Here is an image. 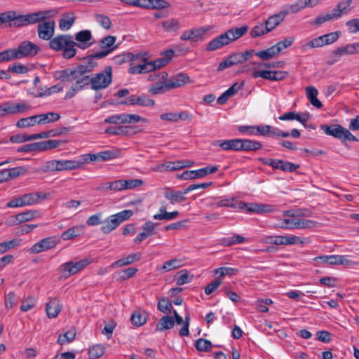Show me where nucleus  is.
Returning <instances> with one entry per match:
<instances>
[{
    "mask_svg": "<svg viewBox=\"0 0 359 359\" xmlns=\"http://www.w3.org/2000/svg\"><path fill=\"white\" fill-rule=\"evenodd\" d=\"M49 48L55 51H61L65 59L73 58L77 53L76 41L71 34H58L49 41Z\"/></svg>",
    "mask_w": 359,
    "mask_h": 359,
    "instance_id": "obj_1",
    "label": "nucleus"
},
{
    "mask_svg": "<svg viewBox=\"0 0 359 359\" xmlns=\"http://www.w3.org/2000/svg\"><path fill=\"white\" fill-rule=\"evenodd\" d=\"M90 72V69H63L56 71L54 76L57 79L63 81H74V86L79 89H83V87L88 86L90 83V76L86 74Z\"/></svg>",
    "mask_w": 359,
    "mask_h": 359,
    "instance_id": "obj_2",
    "label": "nucleus"
},
{
    "mask_svg": "<svg viewBox=\"0 0 359 359\" xmlns=\"http://www.w3.org/2000/svg\"><path fill=\"white\" fill-rule=\"evenodd\" d=\"M116 40V36H107L103 39H102L99 41V46L100 50L89 55L83 58V60L86 61L91 67H94L97 65V63L95 62L96 60L102 59L109 55L113 50L112 46L114 44Z\"/></svg>",
    "mask_w": 359,
    "mask_h": 359,
    "instance_id": "obj_3",
    "label": "nucleus"
},
{
    "mask_svg": "<svg viewBox=\"0 0 359 359\" xmlns=\"http://www.w3.org/2000/svg\"><path fill=\"white\" fill-rule=\"evenodd\" d=\"M133 215L131 210H124L116 214L110 215L102 222L100 228L102 232L104 234H109L115 230L122 222L128 219Z\"/></svg>",
    "mask_w": 359,
    "mask_h": 359,
    "instance_id": "obj_4",
    "label": "nucleus"
},
{
    "mask_svg": "<svg viewBox=\"0 0 359 359\" xmlns=\"http://www.w3.org/2000/svg\"><path fill=\"white\" fill-rule=\"evenodd\" d=\"M111 69H108L90 78V84L92 89L97 90L107 88L111 83Z\"/></svg>",
    "mask_w": 359,
    "mask_h": 359,
    "instance_id": "obj_5",
    "label": "nucleus"
},
{
    "mask_svg": "<svg viewBox=\"0 0 359 359\" xmlns=\"http://www.w3.org/2000/svg\"><path fill=\"white\" fill-rule=\"evenodd\" d=\"M253 55V50H246L243 53H236L221 62L218 67L224 68L243 64L244 62L250 59Z\"/></svg>",
    "mask_w": 359,
    "mask_h": 359,
    "instance_id": "obj_6",
    "label": "nucleus"
},
{
    "mask_svg": "<svg viewBox=\"0 0 359 359\" xmlns=\"http://www.w3.org/2000/svg\"><path fill=\"white\" fill-rule=\"evenodd\" d=\"M263 242L277 245L303 244L304 243L302 238L297 236H268L264 238Z\"/></svg>",
    "mask_w": 359,
    "mask_h": 359,
    "instance_id": "obj_7",
    "label": "nucleus"
},
{
    "mask_svg": "<svg viewBox=\"0 0 359 359\" xmlns=\"http://www.w3.org/2000/svg\"><path fill=\"white\" fill-rule=\"evenodd\" d=\"M352 0H347L346 1L339 2L337 6L333 9L332 13H328L325 15L318 16L314 21L316 25H320L323 23L330 21L334 18H337L341 16L342 12L346 9L351 4Z\"/></svg>",
    "mask_w": 359,
    "mask_h": 359,
    "instance_id": "obj_8",
    "label": "nucleus"
},
{
    "mask_svg": "<svg viewBox=\"0 0 359 359\" xmlns=\"http://www.w3.org/2000/svg\"><path fill=\"white\" fill-rule=\"evenodd\" d=\"M288 72L276 69H266L257 71L256 69L252 72L254 78L262 77L270 81H280L285 79L288 76Z\"/></svg>",
    "mask_w": 359,
    "mask_h": 359,
    "instance_id": "obj_9",
    "label": "nucleus"
},
{
    "mask_svg": "<svg viewBox=\"0 0 359 359\" xmlns=\"http://www.w3.org/2000/svg\"><path fill=\"white\" fill-rule=\"evenodd\" d=\"M17 59L25 57H33L39 51V47L29 41H24L13 48Z\"/></svg>",
    "mask_w": 359,
    "mask_h": 359,
    "instance_id": "obj_10",
    "label": "nucleus"
},
{
    "mask_svg": "<svg viewBox=\"0 0 359 359\" xmlns=\"http://www.w3.org/2000/svg\"><path fill=\"white\" fill-rule=\"evenodd\" d=\"M105 122L111 124L134 123L147 120L137 114H121L110 116L104 120Z\"/></svg>",
    "mask_w": 359,
    "mask_h": 359,
    "instance_id": "obj_11",
    "label": "nucleus"
},
{
    "mask_svg": "<svg viewBox=\"0 0 359 359\" xmlns=\"http://www.w3.org/2000/svg\"><path fill=\"white\" fill-rule=\"evenodd\" d=\"M217 170L218 167L216 165L207 166L196 170H186L178 177L184 180L198 179L214 173Z\"/></svg>",
    "mask_w": 359,
    "mask_h": 359,
    "instance_id": "obj_12",
    "label": "nucleus"
},
{
    "mask_svg": "<svg viewBox=\"0 0 359 359\" xmlns=\"http://www.w3.org/2000/svg\"><path fill=\"white\" fill-rule=\"evenodd\" d=\"M57 14L56 10L39 11L25 15L27 25L41 23L47 18L53 17Z\"/></svg>",
    "mask_w": 359,
    "mask_h": 359,
    "instance_id": "obj_13",
    "label": "nucleus"
},
{
    "mask_svg": "<svg viewBox=\"0 0 359 359\" xmlns=\"http://www.w3.org/2000/svg\"><path fill=\"white\" fill-rule=\"evenodd\" d=\"M359 53V42L346 44L341 46L332 51L331 57L333 62L339 60L340 57L344 55H353Z\"/></svg>",
    "mask_w": 359,
    "mask_h": 359,
    "instance_id": "obj_14",
    "label": "nucleus"
},
{
    "mask_svg": "<svg viewBox=\"0 0 359 359\" xmlns=\"http://www.w3.org/2000/svg\"><path fill=\"white\" fill-rule=\"evenodd\" d=\"M55 27V24L53 20L42 21L38 25L37 27L39 38L50 41L53 38Z\"/></svg>",
    "mask_w": 359,
    "mask_h": 359,
    "instance_id": "obj_15",
    "label": "nucleus"
},
{
    "mask_svg": "<svg viewBox=\"0 0 359 359\" xmlns=\"http://www.w3.org/2000/svg\"><path fill=\"white\" fill-rule=\"evenodd\" d=\"M58 242L55 237H47L35 243L29 249V252L38 254L43 251L54 248Z\"/></svg>",
    "mask_w": 359,
    "mask_h": 359,
    "instance_id": "obj_16",
    "label": "nucleus"
},
{
    "mask_svg": "<svg viewBox=\"0 0 359 359\" xmlns=\"http://www.w3.org/2000/svg\"><path fill=\"white\" fill-rule=\"evenodd\" d=\"M93 35L90 30L84 29L75 34L74 40L76 41V48H79L82 50L89 48L93 43Z\"/></svg>",
    "mask_w": 359,
    "mask_h": 359,
    "instance_id": "obj_17",
    "label": "nucleus"
},
{
    "mask_svg": "<svg viewBox=\"0 0 359 359\" xmlns=\"http://www.w3.org/2000/svg\"><path fill=\"white\" fill-rule=\"evenodd\" d=\"M239 208H246L248 212H255L258 214L271 212L273 211V207L271 205L263 203H241Z\"/></svg>",
    "mask_w": 359,
    "mask_h": 359,
    "instance_id": "obj_18",
    "label": "nucleus"
},
{
    "mask_svg": "<svg viewBox=\"0 0 359 359\" xmlns=\"http://www.w3.org/2000/svg\"><path fill=\"white\" fill-rule=\"evenodd\" d=\"M130 58L129 60L130 67H146L149 66V63L152 60H149L150 55L147 52H142L134 55L130 53Z\"/></svg>",
    "mask_w": 359,
    "mask_h": 359,
    "instance_id": "obj_19",
    "label": "nucleus"
},
{
    "mask_svg": "<svg viewBox=\"0 0 359 359\" xmlns=\"http://www.w3.org/2000/svg\"><path fill=\"white\" fill-rule=\"evenodd\" d=\"M318 263L327 264L328 265H343L348 263V259L344 255H323L314 258Z\"/></svg>",
    "mask_w": 359,
    "mask_h": 359,
    "instance_id": "obj_20",
    "label": "nucleus"
},
{
    "mask_svg": "<svg viewBox=\"0 0 359 359\" xmlns=\"http://www.w3.org/2000/svg\"><path fill=\"white\" fill-rule=\"evenodd\" d=\"M157 69H151V70H147V69H128V72L130 74H148L147 80L156 82L165 79L167 76V74L165 73L160 74Z\"/></svg>",
    "mask_w": 359,
    "mask_h": 359,
    "instance_id": "obj_21",
    "label": "nucleus"
},
{
    "mask_svg": "<svg viewBox=\"0 0 359 359\" xmlns=\"http://www.w3.org/2000/svg\"><path fill=\"white\" fill-rule=\"evenodd\" d=\"M158 27L165 33H177L182 28V25L179 19L170 18L160 22Z\"/></svg>",
    "mask_w": 359,
    "mask_h": 359,
    "instance_id": "obj_22",
    "label": "nucleus"
},
{
    "mask_svg": "<svg viewBox=\"0 0 359 359\" xmlns=\"http://www.w3.org/2000/svg\"><path fill=\"white\" fill-rule=\"evenodd\" d=\"M187 194L186 189L184 191H176L166 187L165 188L164 196L172 205H174L177 203L184 202L187 199L185 196Z\"/></svg>",
    "mask_w": 359,
    "mask_h": 359,
    "instance_id": "obj_23",
    "label": "nucleus"
},
{
    "mask_svg": "<svg viewBox=\"0 0 359 359\" xmlns=\"http://www.w3.org/2000/svg\"><path fill=\"white\" fill-rule=\"evenodd\" d=\"M62 308L60 300L57 297L49 298L46 304V312L49 318H54L58 316Z\"/></svg>",
    "mask_w": 359,
    "mask_h": 359,
    "instance_id": "obj_24",
    "label": "nucleus"
},
{
    "mask_svg": "<svg viewBox=\"0 0 359 359\" xmlns=\"http://www.w3.org/2000/svg\"><path fill=\"white\" fill-rule=\"evenodd\" d=\"M175 52L172 49L166 50L161 53L160 57L149 63L151 67H163L167 65L172 59Z\"/></svg>",
    "mask_w": 359,
    "mask_h": 359,
    "instance_id": "obj_25",
    "label": "nucleus"
},
{
    "mask_svg": "<svg viewBox=\"0 0 359 359\" xmlns=\"http://www.w3.org/2000/svg\"><path fill=\"white\" fill-rule=\"evenodd\" d=\"M156 226V224L152 222H146L142 226V232L140 233L135 238V243H140L146 238L154 235Z\"/></svg>",
    "mask_w": 359,
    "mask_h": 359,
    "instance_id": "obj_26",
    "label": "nucleus"
},
{
    "mask_svg": "<svg viewBox=\"0 0 359 359\" xmlns=\"http://www.w3.org/2000/svg\"><path fill=\"white\" fill-rule=\"evenodd\" d=\"M287 14V11H283L270 16L265 22L266 31H272L283 22Z\"/></svg>",
    "mask_w": 359,
    "mask_h": 359,
    "instance_id": "obj_27",
    "label": "nucleus"
},
{
    "mask_svg": "<svg viewBox=\"0 0 359 359\" xmlns=\"http://www.w3.org/2000/svg\"><path fill=\"white\" fill-rule=\"evenodd\" d=\"M190 81L189 77L187 74L180 73L168 80V88L172 89L180 88Z\"/></svg>",
    "mask_w": 359,
    "mask_h": 359,
    "instance_id": "obj_28",
    "label": "nucleus"
},
{
    "mask_svg": "<svg viewBox=\"0 0 359 359\" xmlns=\"http://www.w3.org/2000/svg\"><path fill=\"white\" fill-rule=\"evenodd\" d=\"M321 130L327 135L341 140L345 128L338 124L321 125Z\"/></svg>",
    "mask_w": 359,
    "mask_h": 359,
    "instance_id": "obj_29",
    "label": "nucleus"
},
{
    "mask_svg": "<svg viewBox=\"0 0 359 359\" xmlns=\"http://www.w3.org/2000/svg\"><path fill=\"white\" fill-rule=\"evenodd\" d=\"M248 31L247 26H243L241 27H234L230 29H228L226 32H224V35H226V41L229 44L231 42L234 41L241 36H243Z\"/></svg>",
    "mask_w": 359,
    "mask_h": 359,
    "instance_id": "obj_30",
    "label": "nucleus"
},
{
    "mask_svg": "<svg viewBox=\"0 0 359 359\" xmlns=\"http://www.w3.org/2000/svg\"><path fill=\"white\" fill-rule=\"evenodd\" d=\"M228 44L226 35L223 33L208 42L205 49L208 51H215Z\"/></svg>",
    "mask_w": 359,
    "mask_h": 359,
    "instance_id": "obj_31",
    "label": "nucleus"
},
{
    "mask_svg": "<svg viewBox=\"0 0 359 359\" xmlns=\"http://www.w3.org/2000/svg\"><path fill=\"white\" fill-rule=\"evenodd\" d=\"M84 229V225L73 226L71 228H69L65 231H64L61 235V238L63 240L67 241L80 236L81 234L83 233Z\"/></svg>",
    "mask_w": 359,
    "mask_h": 359,
    "instance_id": "obj_32",
    "label": "nucleus"
},
{
    "mask_svg": "<svg viewBox=\"0 0 359 359\" xmlns=\"http://www.w3.org/2000/svg\"><path fill=\"white\" fill-rule=\"evenodd\" d=\"M58 271L64 278L74 275L79 272L76 266L72 262H67L60 266Z\"/></svg>",
    "mask_w": 359,
    "mask_h": 359,
    "instance_id": "obj_33",
    "label": "nucleus"
},
{
    "mask_svg": "<svg viewBox=\"0 0 359 359\" xmlns=\"http://www.w3.org/2000/svg\"><path fill=\"white\" fill-rule=\"evenodd\" d=\"M180 215L178 211H173L168 212L166 211V208L165 206H161L159 208L158 213L154 215L153 218L156 220H165L170 221L177 218Z\"/></svg>",
    "mask_w": 359,
    "mask_h": 359,
    "instance_id": "obj_34",
    "label": "nucleus"
},
{
    "mask_svg": "<svg viewBox=\"0 0 359 359\" xmlns=\"http://www.w3.org/2000/svg\"><path fill=\"white\" fill-rule=\"evenodd\" d=\"M175 325V320L174 319L168 316H164L157 323L156 325L155 330L158 332H162L165 330H170L172 329Z\"/></svg>",
    "mask_w": 359,
    "mask_h": 359,
    "instance_id": "obj_35",
    "label": "nucleus"
},
{
    "mask_svg": "<svg viewBox=\"0 0 359 359\" xmlns=\"http://www.w3.org/2000/svg\"><path fill=\"white\" fill-rule=\"evenodd\" d=\"M205 32V29L203 28L193 29L191 30H186L182 32L180 36L182 41H195L198 37L201 36Z\"/></svg>",
    "mask_w": 359,
    "mask_h": 359,
    "instance_id": "obj_36",
    "label": "nucleus"
},
{
    "mask_svg": "<svg viewBox=\"0 0 359 359\" xmlns=\"http://www.w3.org/2000/svg\"><path fill=\"white\" fill-rule=\"evenodd\" d=\"M37 124H46L55 123L60 120V115L55 112H48L46 114H38Z\"/></svg>",
    "mask_w": 359,
    "mask_h": 359,
    "instance_id": "obj_37",
    "label": "nucleus"
},
{
    "mask_svg": "<svg viewBox=\"0 0 359 359\" xmlns=\"http://www.w3.org/2000/svg\"><path fill=\"white\" fill-rule=\"evenodd\" d=\"M7 107L8 114L25 113L31 108L30 105L24 102L18 104L7 102Z\"/></svg>",
    "mask_w": 359,
    "mask_h": 359,
    "instance_id": "obj_38",
    "label": "nucleus"
},
{
    "mask_svg": "<svg viewBox=\"0 0 359 359\" xmlns=\"http://www.w3.org/2000/svg\"><path fill=\"white\" fill-rule=\"evenodd\" d=\"M65 142L60 140H48L36 142L38 151H45L56 148L62 145Z\"/></svg>",
    "mask_w": 359,
    "mask_h": 359,
    "instance_id": "obj_39",
    "label": "nucleus"
},
{
    "mask_svg": "<svg viewBox=\"0 0 359 359\" xmlns=\"http://www.w3.org/2000/svg\"><path fill=\"white\" fill-rule=\"evenodd\" d=\"M75 16L74 13H67L63 15L62 18L59 22V27L62 31H67L72 27L74 21Z\"/></svg>",
    "mask_w": 359,
    "mask_h": 359,
    "instance_id": "obj_40",
    "label": "nucleus"
},
{
    "mask_svg": "<svg viewBox=\"0 0 359 359\" xmlns=\"http://www.w3.org/2000/svg\"><path fill=\"white\" fill-rule=\"evenodd\" d=\"M78 163L75 160H56L57 171L71 170L78 168Z\"/></svg>",
    "mask_w": 359,
    "mask_h": 359,
    "instance_id": "obj_41",
    "label": "nucleus"
},
{
    "mask_svg": "<svg viewBox=\"0 0 359 359\" xmlns=\"http://www.w3.org/2000/svg\"><path fill=\"white\" fill-rule=\"evenodd\" d=\"M262 147L261 142L248 139H241V151H257Z\"/></svg>",
    "mask_w": 359,
    "mask_h": 359,
    "instance_id": "obj_42",
    "label": "nucleus"
},
{
    "mask_svg": "<svg viewBox=\"0 0 359 359\" xmlns=\"http://www.w3.org/2000/svg\"><path fill=\"white\" fill-rule=\"evenodd\" d=\"M160 80L154 83L149 88V92L153 95L164 93L170 90L168 86V81Z\"/></svg>",
    "mask_w": 359,
    "mask_h": 359,
    "instance_id": "obj_43",
    "label": "nucleus"
},
{
    "mask_svg": "<svg viewBox=\"0 0 359 359\" xmlns=\"http://www.w3.org/2000/svg\"><path fill=\"white\" fill-rule=\"evenodd\" d=\"M21 196L25 206L36 204L39 203V199L41 198V196L39 192L28 193Z\"/></svg>",
    "mask_w": 359,
    "mask_h": 359,
    "instance_id": "obj_44",
    "label": "nucleus"
},
{
    "mask_svg": "<svg viewBox=\"0 0 359 359\" xmlns=\"http://www.w3.org/2000/svg\"><path fill=\"white\" fill-rule=\"evenodd\" d=\"M132 128L131 126L109 127L105 130V133L115 135H128L130 134L129 130Z\"/></svg>",
    "mask_w": 359,
    "mask_h": 359,
    "instance_id": "obj_45",
    "label": "nucleus"
},
{
    "mask_svg": "<svg viewBox=\"0 0 359 359\" xmlns=\"http://www.w3.org/2000/svg\"><path fill=\"white\" fill-rule=\"evenodd\" d=\"M245 241V238L239 234H233L232 236L223 238L221 241L222 244L224 246H230L235 244L243 243Z\"/></svg>",
    "mask_w": 359,
    "mask_h": 359,
    "instance_id": "obj_46",
    "label": "nucleus"
},
{
    "mask_svg": "<svg viewBox=\"0 0 359 359\" xmlns=\"http://www.w3.org/2000/svg\"><path fill=\"white\" fill-rule=\"evenodd\" d=\"M37 115L32 116L29 117L22 118L16 123V126L20 128H27L37 123Z\"/></svg>",
    "mask_w": 359,
    "mask_h": 359,
    "instance_id": "obj_47",
    "label": "nucleus"
},
{
    "mask_svg": "<svg viewBox=\"0 0 359 359\" xmlns=\"http://www.w3.org/2000/svg\"><path fill=\"white\" fill-rule=\"evenodd\" d=\"M105 351V347L101 344H96L89 348L88 355L90 359H97L102 356Z\"/></svg>",
    "mask_w": 359,
    "mask_h": 359,
    "instance_id": "obj_48",
    "label": "nucleus"
},
{
    "mask_svg": "<svg viewBox=\"0 0 359 359\" xmlns=\"http://www.w3.org/2000/svg\"><path fill=\"white\" fill-rule=\"evenodd\" d=\"M39 216V212L36 210H27L23 212L18 214V219H19L20 224L31 221Z\"/></svg>",
    "mask_w": 359,
    "mask_h": 359,
    "instance_id": "obj_49",
    "label": "nucleus"
},
{
    "mask_svg": "<svg viewBox=\"0 0 359 359\" xmlns=\"http://www.w3.org/2000/svg\"><path fill=\"white\" fill-rule=\"evenodd\" d=\"M212 343L208 339L200 338L196 341L195 347L198 351L208 352L212 349Z\"/></svg>",
    "mask_w": 359,
    "mask_h": 359,
    "instance_id": "obj_50",
    "label": "nucleus"
},
{
    "mask_svg": "<svg viewBox=\"0 0 359 359\" xmlns=\"http://www.w3.org/2000/svg\"><path fill=\"white\" fill-rule=\"evenodd\" d=\"M158 309L164 313H170L172 309V303L168 298L159 299L158 304Z\"/></svg>",
    "mask_w": 359,
    "mask_h": 359,
    "instance_id": "obj_51",
    "label": "nucleus"
},
{
    "mask_svg": "<svg viewBox=\"0 0 359 359\" xmlns=\"http://www.w3.org/2000/svg\"><path fill=\"white\" fill-rule=\"evenodd\" d=\"M13 20L11 24H9L11 27H21L27 26L26 19L25 15H18L16 11H14Z\"/></svg>",
    "mask_w": 359,
    "mask_h": 359,
    "instance_id": "obj_52",
    "label": "nucleus"
},
{
    "mask_svg": "<svg viewBox=\"0 0 359 359\" xmlns=\"http://www.w3.org/2000/svg\"><path fill=\"white\" fill-rule=\"evenodd\" d=\"M29 69H6L0 70V79H8L11 74H26Z\"/></svg>",
    "mask_w": 359,
    "mask_h": 359,
    "instance_id": "obj_53",
    "label": "nucleus"
},
{
    "mask_svg": "<svg viewBox=\"0 0 359 359\" xmlns=\"http://www.w3.org/2000/svg\"><path fill=\"white\" fill-rule=\"evenodd\" d=\"M266 27L264 23H259L256 26H255L252 30L250 31V35L253 38L259 37L263 36L265 34L269 32V31H266Z\"/></svg>",
    "mask_w": 359,
    "mask_h": 359,
    "instance_id": "obj_54",
    "label": "nucleus"
},
{
    "mask_svg": "<svg viewBox=\"0 0 359 359\" xmlns=\"http://www.w3.org/2000/svg\"><path fill=\"white\" fill-rule=\"evenodd\" d=\"M95 19L96 22L103 28L106 29H109L111 28V22L108 16L102 14H95Z\"/></svg>",
    "mask_w": 359,
    "mask_h": 359,
    "instance_id": "obj_55",
    "label": "nucleus"
},
{
    "mask_svg": "<svg viewBox=\"0 0 359 359\" xmlns=\"http://www.w3.org/2000/svg\"><path fill=\"white\" fill-rule=\"evenodd\" d=\"M182 266L181 261L177 259H172L165 262L161 266V270L167 272L180 268Z\"/></svg>",
    "mask_w": 359,
    "mask_h": 359,
    "instance_id": "obj_56",
    "label": "nucleus"
},
{
    "mask_svg": "<svg viewBox=\"0 0 359 359\" xmlns=\"http://www.w3.org/2000/svg\"><path fill=\"white\" fill-rule=\"evenodd\" d=\"M76 337V332L74 331L69 330L64 334H60L57 339V343L63 345L65 343L72 341Z\"/></svg>",
    "mask_w": 359,
    "mask_h": 359,
    "instance_id": "obj_57",
    "label": "nucleus"
},
{
    "mask_svg": "<svg viewBox=\"0 0 359 359\" xmlns=\"http://www.w3.org/2000/svg\"><path fill=\"white\" fill-rule=\"evenodd\" d=\"M8 180L24 175L27 170L23 167H16L11 169H6Z\"/></svg>",
    "mask_w": 359,
    "mask_h": 359,
    "instance_id": "obj_58",
    "label": "nucleus"
},
{
    "mask_svg": "<svg viewBox=\"0 0 359 359\" xmlns=\"http://www.w3.org/2000/svg\"><path fill=\"white\" fill-rule=\"evenodd\" d=\"M238 270L231 267H219L215 270V273H219L221 277L225 276H233L238 273Z\"/></svg>",
    "mask_w": 359,
    "mask_h": 359,
    "instance_id": "obj_59",
    "label": "nucleus"
},
{
    "mask_svg": "<svg viewBox=\"0 0 359 359\" xmlns=\"http://www.w3.org/2000/svg\"><path fill=\"white\" fill-rule=\"evenodd\" d=\"M299 168V165L294 164L288 161H284L280 160V163H279V166L278 169H280L285 172H294L297 168Z\"/></svg>",
    "mask_w": 359,
    "mask_h": 359,
    "instance_id": "obj_60",
    "label": "nucleus"
},
{
    "mask_svg": "<svg viewBox=\"0 0 359 359\" xmlns=\"http://www.w3.org/2000/svg\"><path fill=\"white\" fill-rule=\"evenodd\" d=\"M36 300L34 297L29 296L24 299L22 302L20 310L23 312H26L32 309L35 305Z\"/></svg>",
    "mask_w": 359,
    "mask_h": 359,
    "instance_id": "obj_61",
    "label": "nucleus"
},
{
    "mask_svg": "<svg viewBox=\"0 0 359 359\" xmlns=\"http://www.w3.org/2000/svg\"><path fill=\"white\" fill-rule=\"evenodd\" d=\"M130 320L133 325L140 327L146 323V318L140 312L136 311L131 316Z\"/></svg>",
    "mask_w": 359,
    "mask_h": 359,
    "instance_id": "obj_62",
    "label": "nucleus"
},
{
    "mask_svg": "<svg viewBox=\"0 0 359 359\" xmlns=\"http://www.w3.org/2000/svg\"><path fill=\"white\" fill-rule=\"evenodd\" d=\"M16 58L13 48L5 50L0 53V62L11 61Z\"/></svg>",
    "mask_w": 359,
    "mask_h": 359,
    "instance_id": "obj_63",
    "label": "nucleus"
},
{
    "mask_svg": "<svg viewBox=\"0 0 359 359\" xmlns=\"http://www.w3.org/2000/svg\"><path fill=\"white\" fill-rule=\"evenodd\" d=\"M325 46L322 36L316 37L307 42L304 46V49L320 48Z\"/></svg>",
    "mask_w": 359,
    "mask_h": 359,
    "instance_id": "obj_64",
    "label": "nucleus"
}]
</instances>
